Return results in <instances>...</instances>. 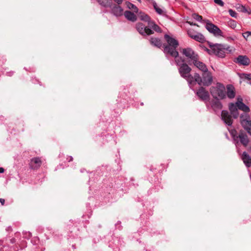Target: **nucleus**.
<instances>
[{
    "instance_id": "f257e3e1",
    "label": "nucleus",
    "mask_w": 251,
    "mask_h": 251,
    "mask_svg": "<svg viewBox=\"0 0 251 251\" xmlns=\"http://www.w3.org/2000/svg\"><path fill=\"white\" fill-rule=\"evenodd\" d=\"M164 38L168 43L167 45H163L164 53L166 55L169 54L175 57V63L178 67V70L180 76L187 80L190 87L191 88L194 75L190 74L192 69L185 62V59L178 56V52L176 50L178 46V41L167 34L165 35Z\"/></svg>"
},
{
    "instance_id": "f03ea898",
    "label": "nucleus",
    "mask_w": 251,
    "mask_h": 251,
    "mask_svg": "<svg viewBox=\"0 0 251 251\" xmlns=\"http://www.w3.org/2000/svg\"><path fill=\"white\" fill-rule=\"evenodd\" d=\"M213 81V77L211 73L208 71L202 73V76H201L198 73L194 74L193 83L191 85V87L197 83L200 85H203L205 86L210 85Z\"/></svg>"
},
{
    "instance_id": "7ed1b4c3",
    "label": "nucleus",
    "mask_w": 251,
    "mask_h": 251,
    "mask_svg": "<svg viewBox=\"0 0 251 251\" xmlns=\"http://www.w3.org/2000/svg\"><path fill=\"white\" fill-rule=\"evenodd\" d=\"M210 91L211 95L215 99L219 98L223 99L226 98L225 87L220 83H217L216 86L211 87Z\"/></svg>"
},
{
    "instance_id": "20e7f679",
    "label": "nucleus",
    "mask_w": 251,
    "mask_h": 251,
    "mask_svg": "<svg viewBox=\"0 0 251 251\" xmlns=\"http://www.w3.org/2000/svg\"><path fill=\"white\" fill-rule=\"evenodd\" d=\"M213 53L220 57H224L226 51L229 50V47L222 44L210 45Z\"/></svg>"
},
{
    "instance_id": "39448f33",
    "label": "nucleus",
    "mask_w": 251,
    "mask_h": 251,
    "mask_svg": "<svg viewBox=\"0 0 251 251\" xmlns=\"http://www.w3.org/2000/svg\"><path fill=\"white\" fill-rule=\"evenodd\" d=\"M240 122L244 129L251 135V119L249 115L242 114L240 116Z\"/></svg>"
},
{
    "instance_id": "423d86ee",
    "label": "nucleus",
    "mask_w": 251,
    "mask_h": 251,
    "mask_svg": "<svg viewBox=\"0 0 251 251\" xmlns=\"http://www.w3.org/2000/svg\"><path fill=\"white\" fill-rule=\"evenodd\" d=\"M180 51L183 55L192 61L197 59L198 57V55L190 48L182 49Z\"/></svg>"
},
{
    "instance_id": "0eeeda50",
    "label": "nucleus",
    "mask_w": 251,
    "mask_h": 251,
    "mask_svg": "<svg viewBox=\"0 0 251 251\" xmlns=\"http://www.w3.org/2000/svg\"><path fill=\"white\" fill-rule=\"evenodd\" d=\"M236 132L235 130H233L231 132V134L234 140H236L238 139H239L241 143L244 146H247L249 141L247 134L241 132L239 133L238 136H236L235 135Z\"/></svg>"
},
{
    "instance_id": "6e6552de",
    "label": "nucleus",
    "mask_w": 251,
    "mask_h": 251,
    "mask_svg": "<svg viewBox=\"0 0 251 251\" xmlns=\"http://www.w3.org/2000/svg\"><path fill=\"white\" fill-rule=\"evenodd\" d=\"M136 29L140 34L142 35H150L153 33L152 30L140 23L137 24Z\"/></svg>"
},
{
    "instance_id": "1a4fd4ad",
    "label": "nucleus",
    "mask_w": 251,
    "mask_h": 251,
    "mask_svg": "<svg viewBox=\"0 0 251 251\" xmlns=\"http://www.w3.org/2000/svg\"><path fill=\"white\" fill-rule=\"evenodd\" d=\"M196 95L202 101H208L209 100V93L203 87H201L197 91Z\"/></svg>"
},
{
    "instance_id": "9d476101",
    "label": "nucleus",
    "mask_w": 251,
    "mask_h": 251,
    "mask_svg": "<svg viewBox=\"0 0 251 251\" xmlns=\"http://www.w3.org/2000/svg\"><path fill=\"white\" fill-rule=\"evenodd\" d=\"M140 20L143 22H147L149 27L151 28L156 32H161L160 28L153 21L151 20L150 17H140Z\"/></svg>"
},
{
    "instance_id": "9b49d317",
    "label": "nucleus",
    "mask_w": 251,
    "mask_h": 251,
    "mask_svg": "<svg viewBox=\"0 0 251 251\" xmlns=\"http://www.w3.org/2000/svg\"><path fill=\"white\" fill-rule=\"evenodd\" d=\"M206 28L215 36H223L222 30L215 25L212 24L207 23L206 25Z\"/></svg>"
},
{
    "instance_id": "f8f14e48",
    "label": "nucleus",
    "mask_w": 251,
    "mask_h": 251,
    "mask_svg": "<svg viewBox=\"0 0 251 251\" xmlns=\"http://www.w3.org/2000/svg\"><path fill=\"white\" fill-rule=\"evenodd\" d=\"M234 62L240 65L248 66L251 62L250 59L246 55H239L234 59Z\"/></svg>"
},
{
    "instance_id": "ddd939ff",
    "label": "nucleus",
    "mask_w": 251,
    "mask_h": 251,
    "mask_svg": "<svg viewBox=\"0 0 251 251\" xmlns=\"http://www.w3.org/2000/svg\"><path fill=\"white\" fill-rule=\"evenodd\" d=\"M221 117L222 120L224 123L228 126L232 125L233 120L231 116L229 114V112L226 110H223L221 113Z\"/></svg>"
},
{
    "instance_id": "4468645a",
    "label": "nucleus",
    "mask_w": 251,
    "mask_h": 251,
    "mask_svg": "<svg viewBox=\"0 0 251 251\" xmlns=\"http://www.w3.org/2000/svg\"><path fill=\"white\" fill-rule=\"evenodd\" d=\"M42 164V161L39 157H34L30 160L29 163V167L31 169H37Z\"/></svg>"
},
{
    "instance_id": "2eb2a0df",
    "label": "nucleus",
    "mask_w": 251,
    "mask_h": 251,
    "mask_svg": "<svg viewBox=\"0 0 251 251\" xmlns=\"http://www.w3.org/2000/svg\"><path fill=\"white\" fill-rule=\"evenodd\" d=\"M193 63L196 67H197L202 73L208 71V68L206 65L203 62L199 60V56L197 59H195L193 61Z\"/></svg>"
},
{
    "instance_id": "dca6fc26",
    "label": "nucleus",
    "mask_w": 251,
    "mask_h": 251,
    "mask_svg": "<svg viewBox=\"0 0 251 251\" xmlns=\"http://www.w3.org/2000/svg\"><path fill=\"white\" fill-rule=\"evenodd\" d=\"M237 105L235 103H230L229 104V110L232 117L234 119H237L239 116V112L237 109Z\"/></svg>"
},
{
    "instance_id": "f3484780",
    "label": "nucleus",
    "mask_w": 251,
    "mask_h": 251,
    "mask_svg": "<svg viewBox=\"0 0 251 251\" xmlns=\"http://www.w3.org/2000/svg\"><path fill=\"white\" fill-rule=\"evenodd\" d=\"M242 159L247 167L251 166V156H250L246 152H244L243 153Z\"/></svg>"
},
{
    "instance_id": "a211bd4d",
    "label": "nucleus",
    "mask_w": 251,
    "mask_h": 251,
    "mask_svg": "<svg viewBox=\"0 0 251 251\" xmlns=\"http://www.w3.org/2000/svg\"><path fill=\"white\" fill-rule=\"evenodd\" d=\"M227 89V96L228 98L231 99L235 97V88L232 85H227L226 86Z\"/></svg>"
},
{
    "instance_id": "6ab92c4d",
    "label": "nucleus",
    "mask_w": 251,
    "mask_h": 251,
    "mask_svg": "<svg viewBox=\"0 0 251 251\" xmlns=\"http://www.w3.org/2000/svg\"><path fill=\"white\" fill-rule=\"evenodd\" d=\"M242 100L239 101V100L236 102V104L237 105L238 108L245 112H249L250 111V108L245 104L242 101Z\"/></svg>"
},
{
    "instance_id": "aec40b11",
    "label": "nucleus",
    "mask_w": 251,
    "mask_h": 251,
    "mask_svg": "<svg viewBox=\"0 0 251 251\" xmlns=\"http://www.w3.org/2000/svg\"><path fill=\"white\" fill-rule=\"evenodd\" d=\"M235 7L238 11L244 13H246L248 14H251V9L250 8L248 9L247 7H246L245 6L240 4H237L235 6Z\"/></svg>"
},
{
    "instance_id": "412c9836",
    "label": "nucleus",
    "mask_w": 251,
    "mask_h": 251,
    "mask_svg": "<svg viewBox=\"0 0 251 251\" xmlns=\"http://www.w3.org/2000/svg\"><path fill=\"white\" fill-rule=\"evenodd\" d=\"M125 4L127 8L131 10L132 12L134 13H137L138 12V8L134 4L131 3L130 2L126 1L125 3Z\"/></svg>"
},
{
    "instance_id": "4be33fe9",
    "label": "nucleus",
    "mask_w": 251,
    "mask_h": 251,
    "mask_svg": "<svg viewBox=\"0 0 251 251\" xmlns=\"http://www.w3.org/2000/svg\"><path fill=\"white\" fill-rule=\"evenodd\" d=\"M150 41L151 45L158 48H160L162 46V42L158 38H151Z\"/></svg>"
},
{
    "instance_id": "5701e85b",
    "label": "nucleus",
    "mask_w": 251,
    "mask_h": 251,
    "mask_svg": "<svg viewBox=\"0 0 251 251\" xmlns=\"http://www.w3.org/2000/svg\"><path fill=\"white\" fill-rule=\"evenodd\" d=\"M193 39L201 43L205 40L204 36L200 33H197L195 35H194Z\"/></svg>"
},
{
    "instance_id": "b1692460",
    "label": "nucleus",
    "mask_w": 251,
    "mask_h": 251,
    "mask_svg": "<svg viewBox=\"0 0 251 251\" xmlns=\"http://www.w3.org/2000/svg\"><path fill=\"white\" fill-rule=\"evenodd\" d=\"M152 4L154 10L158 14L162 15L164 14L163 10L157 5L155 1H152Z\"/></svg>"
},
{
    "instance_id": "393cba45",
    "label": "nucleus",
    "mask_w": 251,
    "mask_h": 251,
    "mask_svg": "<svg viewBox=\"0 0 251 251\" xmlns=\"http://www.w3.org/2000/svg\"><path fill=\"white\" fill-rule=\"evenodd\" d=\"M100 4L104 6L107 7L110 5L111 3V0H97Z\"/></svg>"
},
{
    "instance_id": "a878e982",
    "label": "nucleus",
    "mask_w": 251,
    "mask_h": 251,
    "mask_svg": "<svg viewBox=\"0 0 251 251\" xmlns=\"http://www.w3.org/2000/svg\"><path fill=\"white\" fill-rule=\"evenodd\" d=\"M212 107L214 109L216 108L218 109H221L222 108V104L219 100H216L212 102Z\"/></svg>"
},
{
    "instance_id": "bb28decb",
    "label": "nucleus",
    "mask_w": 251,
    "mask_h": 251,
    "mask_svg": "<svg viewBox=\"0 0 251 251\" xmlns=\"http://www.w3.org/2000/svg\"><path fill=\"white\" fill-rule=\"evenodd\" d=\"M239 76L242 79L244 78V79H246L248 80L251 79V74H245V73L239 74Z\"/></svg>"
},
{
    "instance_id": "cd10ccee",
    "label": "nucleus",
    "mask_w": 251,
    "mask_h": 251,
    "mask_svg": "<svg viewBox=\"0 0 251 251\" xmlns=\"http://www.w3.org/2000/svg\"><path fill=\"white\" fill-rule=\"evenodd\" d=\"M227 25L231 28L234 29L236 27L237 23L235 21L230 19L227 22Z\"/></svg>"
},
{
    "instance_id": "c85d7f7f",
    "label": "nucleus",
    "mask_w": 251,
    "mask_h": 251,
    "mask_svg": "<svg viewBox=\"0 0 251 251\" xmlns=\"http://www.w3.org/2000/svg\"><path fill=\"white\" fill-rule=\"evenodd\" d=\"M197 33V32L193 29H189L187 31V34L188 36L192 39Z\"/></svg>"
},
{
    "instance_id": "c756f323",
    "label": "nucleus",
    "mask_w": 251,
    "mask_h": 251,
    "mask_svg": "<svg viewBox=\"0 0 251 251\" xmlns=\"http://www.w3.org/2000/svg\"><path fill=\"white\" fill-rule=\"evenodd\" d=\"M127 20L134 22L137 21V17H126Z\"/></svg>"
},
{
    "instance_id": "7c9ffc66",
    "label": "nucleus",
    "mask_w": 251,
    "mask_h": 251,
    "mask_svg": "<svg viewBox=\"0 0 251 251\" xmlns=\"http://www.w3.org/2000/svg\"><path fill=\"white\" fill-rule=\"evenodd\" d=\"M124 16H135V15L132 11H126L124 13Z\"/></svg>"
},
{
    "instance_id": "2f4dec72",
    "label": "nucleus",
    "mask_w": 251,
    "mask_h": 251,
    "mask_svg": "<svg viewBox=\"0 0 251 251\" xmlns=\"http://www.w3.org/2000/svg\"><path fill=\"white\" fill-rule=\"evenodd\" d=\"M250 33H251L250 32V31H247V32H245L243 33L242 34V35H243V36L244 37V38L247 40L248 37L250 35H250Z\"/></svg>"
},
{
    "instance_id": "473e14b6",
    "label": "nucleus",
    "mask_w": 251,
    "mask_h": 251,
    "mask_svg": "<svg viewBox=\"0 0 251 251\" xmlns=\"http://www.w3.org/2000/svg\"><path fill=\"white\" fill-rule=\"evenodd\" d=\"M214 2L221 6H223L224 4L222 0H214Z\"/></svg>"
},
{
    "instance_id": "72a5a7b5",
    "label": "nucleus",
    "mask_w": 251,
    "mask_h": 251,
    "mask_svg": "<svg viewBox=\"0 0 251 251\" xmlns=\"http://www.w3.org/2000/svg\"><path fill=\"white\" fill-rule=\"evenodd\" d=\"M228 11L230 16H234L235 14V12L232 9H229Z\"/></svg>"
},
{
    "instance_id": "f704fd0d",
    "label": "nucleus",
    "mask_w": 251,
    "mask_h": 251,
    "mask_svg": "<svg viewBox=\"0 0 251 251\" xmlns=\"http://www.w3.org/2000/svg\"><path fill=\"white\" fill-rule=\"evenodd\" d=\"M114 1L118 4H120L122 3L123 0H114Z\"/></svg>"
},
{
    "instance_id": "c9c22d12",
    "label": "nucleus",
    "mask_w": 251,
    "mask_h": 251,
    "mask_svg": "<svg viewBox=\"0 0 251 251\" xmlns=\"http://www.w3.org/2000/svg\"><path fill=\"white\" fill-rule=\"evenodd\" d=\"M115 9L117 11H119L120 12H122L123 10L120 6H117L115 7Z\"/></svg>"
},
{
    "instance_id": "e433bc0d",
    "label": "nucleus",
    "mask_w": 251,
    "mask_h": 251,
    "mask_svg": "<svg viewBox=\"0 0 251 251\" xmlns=\"http://www.w3.org/2000/svg\"><path fill=\"white\" fill-rule=\"evenodd\" d=\"M0 202L3 205L4 204L5 200L3 199H0Z\"/></svg>"
},
{
    "instance_id": "4c0bfd02",
    "label": "nucleus",
    "mask_w": 251,
    "mask_h": 251,
    "mask_svg": "<svg viewBox=\"0 0 251 251\" xmlns=\"http://www.w3.org/2000/svg\"><path fill=\"white\" fill-rule=\"evenodd\" d=\"M67 159H68V161H69V162H70V161H73V157H72V156H69V158H68Z\"/></svg>"
},
{
    "instance_id": "58836bf2",
    "label": "nucleus",
    "mask_w": 251,
    "mask_h": 251,
    "mask_svg": "<svg viewBox=\"0 0 251 251\" xmlns=\"http://www.w3.org/2000/svg\"><path fill=\"white\" fill-rule=\"evenodd\" d=\"M4 171V170L3 168H0V173H3Z\"/></svg>"
},
{
    "instance_id": "ea45409f",
    "label": "nucleus",
    "mask_w": 251,
    "mask_h": 251,
    "mask_svg": "<svg viewBox=\"0 0 251 251\" xmlns=\"http://www.w3.org/2000/svg\"><path fill=\"white\" fill-rule=\"evenodd\" d=\"M197 17V19L198 21H200L202 19V17L199 16V17Z\"/></svg>"
},
{
    "instance_id": "a19ab883",
    "label": "nucleus",
    "mask_w": 251,
    "mask_h": 251,
    "mask_svg": "<svg viewBox=\"0 0 251 251\" xmlns=\"http://www.w3.org/2000/svg\"><path fill=\"white\" fill-rule=\"evenodd\" d=\"M192 16H199L198 14H193Z\"/></svg>"
},
{
    "instance_id": "79ce46f5",
    "label": "nucleus",
    "mask_w": 251,
    "mask_h": 251,
    "mask_svg": "<svg viewBox=\"0 0 251 251\" xmlns=\"http://www.w3.org/2000/svg\"><path fill=\"white\" fill-rule=\"evenodd\" d=\"M188 23L189 24H190V25H193V24H192V23H191L190 22H188Z\"/></svg>"
},
{
    "instance_id": "37998d69",
    "label": "nucleus",
    "mask_w": 251,
    "mask_h": 251,
    "mask_svg": "<svg viewBox=\"0 0 251 251\" xmlns=\"http://www.w3.org/2000/svg\"><path fill=\"white\" fill-rule=\"evenodd\" d=\"M139 2H141V0H137Z\"/></svg>"
},
{
    "instance_id": "c03bdc74",
    "label": "nucleus",
    "mask_w": 251,
    "mask_h": 251,
    "mask_svg": "<svg viewBox=\"0 0 251 251\" xmlns=\"http://www.w3.org/2000/svg\"><path fill=\"white\" fill-rule=\"evenodd\" d=\"M251 33H250V35H251V31H250Z\"/></svg>"
},
{
    "instance_id": "a18cd8bd",
    "label": "nucleus",
    "mask_w": 251,
    "mask_h": 251,
    "mask_svg": "<svg viewBox=\"0 0 251 251\" xmlns=\"http://www.w3.org/2000/svg\"><path fill=\"white\" fill-rule=\"evenodd\" d=\"M251 85V82L250 83Z\"/></svg>"
}]
</instances>
